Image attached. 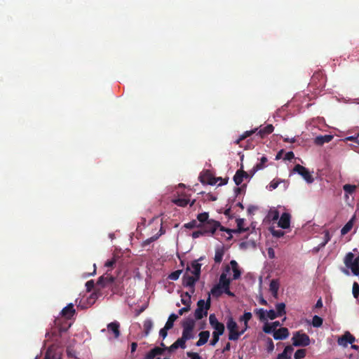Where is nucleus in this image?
<instances>
[{
	"mask_svg": "<svg viewBox=\"0 0 359 359\" xmlns=\"http://www.w3.org/2000/svg\"><path fill=\"white\" fill-rule=\"evenodd\" d=\"M182 273V270H180V269L176 270V271L172 272L168 276V278L172 280H177L179 278V277Z\"/></svg>",
	"mask_w": 359,
	"mask_h": 359,
	"instance_id": "8fccbe9b",
	"label": "nucleus"
},
{
	"mask_svg": "<svg viewBox=\"0 0 359 359\" xmlns=\"http://www.w3.org/2000/svg\"><path fill=\"white\" fill-rule=\"evenodd\" d=\"M198 336L200 339L207 343L210 337V332L207 330L202 331L199 333Z\"/></svg>",
	"mask_w": 359,
	"mask_h": 359,
	"instance_id": "603ef678",
	"label": "nucleus"
},
{
	"mask_svg": "<svg viewBox=\"0 0 359 359\" xmlns=\"http://www.w3.org/2000/svg\"><path fill=\"white\" fill-rule=\"evenodd\" d=\"M273 338L276 340H282L286 339L289 336L288 329L286 327H281L273 332Z\"/></svg>",
	"mask_w": 359,
	"mask_h": 359,
	"instance_id": "6ab92c4d",
	"label": "nucleus"
},
{
	"mask_svg": "<svg viewBox=\"0 0 359 359\" xmlns=\"http://www.w3.org/2000/svg\"><path fill=\"white\" fill-rule=\"evenodd\" d=\"M192 332H193V330H191L183 329L182 336V337L184 339L189 340V339H191L193 337Z\"/></svg>",
	"mask_w": 359,
	"mask_h": 359,
	"instance_id": "5fc2aeb1",
	"label": "nucleus"
},
{
	"mask_svg": "<svg viewBox=\"0 0 359 359\" xmlns=\"http://www.w3.org/2000/svg\"><path fill=\"white\" fill-rule=\"evenodd\" d=\"M267 161H268L267 158L266 156H262L260 158V162L259 163H257L256 165L254 166L252 174L256 172L257 170H262V169L266 167L265 163Z\"/></svg>",
	"mask_w": 359,
	"mask_h": 359,
	"instance_id": "72a5a7b5",
	"label": "nucleus"
},
{
	"mask_svg": "<svg viewBox=\"0 0 359 359\" xmlns=\"http://www.w3.org/2000/svg\"><path fill=\"white\" fill-rule=\"evenodd\" d=\"M172 202L180 207H185L189 203V199L186 198H173Z\"/></svg>",
	"mask_w": 359,
	"mask_h": 359,
	"instance_id": "7c9ffc66",
	"label": "nucleus"
},
{
	"mask_svg": "<svg viewBox=\"0 0 359 359\" xmlns=\"http://www.w3.org/2000/svg\"><path fill=\"white\" fill-rule=\"evenodd\" d=\"M269 290L272 294V296L275 299H278V290H279V283L278 280L273 279L271 280L270 285H269Z\"/></svg>",
	"mask_w": 359,
	"mask_h": 359,
	"instance_id": "5701e85b",
	"label": "nucleus"
},
{
	"mask_svg": "<svg viewBox=\"0 0 359 359\" xmlns=\"http://www.w3.org/2000/svg\"><path fill=\"white\" fill-rule=\"evenodd\" d=\"M169 329H165V326H164V327H163L162 329L160 330L159 331V335L161 337H162L163 339H165L167 335H168V330Z\"/></svg>",
	"mask_w": 359,
	"mask_h": 359,
	"instance_id": "338daca9",
	"label": "nucleus"
},
{
	"mask_svg": "<svg viewBox=\"0 0 359 359\" xmlns=\"http://www.w3.org/2000/svg\"><path fill=\"white\" fill-rule=\"evenodd\" d=\"M45 359H62L61 356L55 353H53L50 348H48L46 355Z\"/></svg>",
	"mask_w": 359,
	"mask_h": 359,
	"instance_id": "37998d69",
	"label": "nucleus"
},
{
	"mask_svg": "<svg viewBox=\"0 0 359 359\" xmlns=\"http://www.w3.org/2000/svg\"><path fill=\"white\" fill-rule=\"evenodd\" d=\"M257 130V128H255V130H248V131H245L243 134H242L236 141H235V144H239L240 142L245 140V138L250 137V135H252V134L255 133L256 131Z\"/></svg>",
	"mask_w": 359,
	"mask_h": 359,
	"instance_id": "f704fd0d",
	"label": "nucleus"
},
{
	"mask_svg": "<svg viewBox=\"0 0 359 359\" xmlns=\"http://www.w3.org/2000/svg\"><path fill=\"white\" fill-rule=\"evenodd\" d=\"M210 292L214 297H219L224 292L222 287H220L219 286L216 285L211 289Z\"/></svg>",
	"mask_w": 359,
	"mask_h": 359,
	"instance_id": "a19ab883",
	"label": "nucleus"
},
{
	"mask_svg": "<svg viewBox=\"0 0 359 359\" xmlns=\"http://www.w3.org/2000/svg\"><path fill=\"white\" fill-rule=\"evenodd\" d=\"M306 356L305 349H299L294 353V359H302Z\"/></svg>",
	"mask_w": 359,
	"mask_h": 359,
	"instance_id": "6e6d98bb",
	"label": "nucleus"
},
{
	"mask_svg": "<svg viewBox=\"0 0 359 359\" xmlns=\"http://www.w3.org/2000/svg\"><path fill=\"white\" fill-rule=\"evenodd\" d=\"M271 234L276 238H280L284 236L285 232L282 230H271Z\"/></svg>",
	"mask_w": 359,
	"mask_h": 359,
	"instance_id": "052dcab7",
	"label": "nucleus"
},
{
	"mask_svg": "<svg viewBox=\"0 0 359 359\" xmlns=\"http://www.w3.org/2000/svg\"><path fill=\"white\" fill-rule=\"evenodd\" d=\"M266 316L268 318H269L270 320H274L276 319L277 317H279L278 315L277 314L276 311H275L273 309H271L268 311H266Z\"/></svg>",
	"mask_w": 359,
	"mask_h": 359,
	"instance_id": "4d7b16f0",
	"label": "nucleus"
},
{
	"mask_svg": "<svg viewBox=\"0 0 359 359\" xmlns=\"http://www.w3.org/2000/svg\"><path fill=\"white\" fill-rule=\"evenodd\" d=\"M116 278L107 272L103 276H100L97 281V285H100L102 287L107 286L115 281Z\"/></svg>",
	"mask_w": 359,
	"mask_h": 359,
	"instance_id": "ddd939ff",
	"label": "nucleus"
},
{
	"mask_svg": "<svg viewBox=\"0 0 359 359\" xmlns=\"http://www.w3.org/2000/svg\"><path fill=\"white\" fill-rule=\"evenodd\" d=\"M219 336L220 335L212 332V339L210 342V345L215 346V344L219 341Z\"/></svg>",
	"mask_w": 359,
	"mask_h": 359,
	"instance_id": "e2e57ef3",
	"label": "nucleus"
},
{
	"mask_svg": "<svg viewBox=\"0 0 359 359\" xmlns=\"http://www.w3.org/2000/svg\"><path fill=\"white\" fill-rule=\"evenodd\" d=\"M352 293L354 298L357 299L359 297V284L354 282L353 284Z\"/></svg>",
	"mask_w": 359,
	"mask_h": 359,
	"instance_id": "864d4df0",
	"label": "nucleus"
},
{
	"mask_svg": "<svg viewBox=\"0 0 359 359\" xmlns=\"http://www.w3.org/2000/svg\"><path fill=\"white\" fill-rule=\"evenodd\" d=\"M352 273L355 276H359V262L355 259L354 264H351L349 267Z\"/></svg>",
	"mask_w": 359,
	"mask_h": 359,
	"instance_id": "de8ad7c7",
	"label": "nucleus"
},
{
	"mask_svg": "<svg viewBox=\"0 0 359 359\" xmlns=\"http://www.w3.org/2000/svg\"><path fill=\"white\" fill-rule=\"evenodd\" d=\"M263 331L265 333L269 334V333H271L272 332H274L275 330L273 329L272 324L266 323L264 324V325L263 326Z\"/></svg>",
	"mask_w": 359,
	"mask_h": 359,
	"instance_id": "13d9d810",
	"label": "nucleus"
},
{
	"mask_svg": "<svg viewBox=\"0 0 359 359\" xmlns=\"http://www.w3.org/2000/svg\"><path fill=\"white\" fill-rule=\"evenodd\" d=\"M231 283V280L227 278V276L226 273H222L220 275L219 283L217 285L220 287H222L225 294H226L229 297H234V294L230 291L229 286Z\"/></svg>",
	"mask_w": 359,
	"mask_h": 359,
	"instance_id": "0eeeda50",
	"label": "nucleus"
},
{
	"mask_svg": "<svg viewBox=\"0 0 359 359\" xmlns=\"http://www.w3.org/2000/svg\"><path fill=\"white\" fill-rule=\"evenodd\" d=\"M237 229H229L225 228L224 226H221V231H226L229 233V237L228 239H231L232 238L231 233H241L243 232L248 231L249 228H244V219L238 218L236 219Z\"/></svg>",
	"mask_w": 359,
	"mask_h": 359,
	"instance_id": "39448f33",
	"label": "nucleus"
},
{
	"mask_svg": "<svg viewBox=\"0 0 359 359\" xmlns=\"http://www.w3.org/2000/svg\"><path fill=\"white\" fill-rule=\"evenodd\" d=\"M186 341L187 340L182 337L179 338L176 341H175L170 346L167 347V350L171 353L175 351L179 347L184 348L186 347Z\"/></svg>",
	"mask_w": 359,
	"mask_h": 359,
	"instance_id": "aec40b11",
	"label": "nucleus"
},
{
	"mask_svg": "<svg viewBox=\"0 0 359 359\" xmlns=\"http://www.w3.org/2000/svg\"><path fill=\"white\" fill-rule=\"evenodd\" d=\"M221 224L219 222L215 221L214 219H210L206 223L203 224V229L205 232V234L210 233L213 235L217 229H221Z\"/></svg>",
	"mask_w": 359,
	"mask_h": 359,
	"instance_id": "1a4fd4ad",
	"label": "nucleus"
},
{
	"mask_svg": "<svg viewBox=\"0 0 359 359\" xmlns=\"http://www.w3.org/2000/svg\"><path fill=\"white\" fill-rule=\"evenodd\" d=\"M116 262V257L114 256L111 259L107 260L105 262L104 266L106 267H113V266L115 264Z\"/></svg>",
	"mask_w": 359,
	"mask_h": 359,
	"instance_id": "0e129e2a",
	"label": "nucleus"
},
{
	"mask_svg": "<svg viewBox=\"0 0 359 359\" xmlns=\"http://www.w3.org/2000/svg\"><path fill=\"white\" fill-rule=\"evenodd\" d=\"M355 259L354 255L352 252H348L344 257V264L346 267H349L351 264H354Z\"/></svg>",
	"mask_w": 359,
	"mask_h": 359,
	"instance_id": "c9c22d12",
	"label": "nucleus"
},
{
	"mask_svg": "<svg viewBox=\"0 0 359 359\" xmlns=\"http://www.w3.org/2000/svg\"><path fill=\"white\" fill-rule=\"evenodd\" d=\"M161 347H155L152 348L147 355L146 359H154L157 355H162L167 350V346L163 342L161 343Z\"/></svg>",
	"mask_w": 359,
	"mask_h": 359,
	"instance_id": "f8f14e48",
	"label": "nucleus"
},
{
	"mask_svg": "<svg viewBox=\"0 0 359 359\" xmlns=\"http://www.w3.org/2000/svg\"><path fill=\"white\" fill-rule=\"evenodd\" d=\"M269 219H271L272 221H276L279 218V212L278 210H271L269 211L268 214Z\"/></svg>",
	"mask_w": 359,
	"mask_h": 359,
	"instance_id": "3c124183",
	"label": "nucleus"
},
{
	"mask_svg": "<svg viewBox=\"0 0 359 359\" xmlns=\"http://www.w3.org/2000/svg\"><path fill=\"white\" fill-rule=\"evenodd\" d=\"M62 320L60 317L56 318L50 330L46 333L47 340L53 341L58 346L61 344L60 339L62 333L67 332L71 326V324H68L67 322L63 323Z\"/></svg>",
	"mask_w": 359,
	"mask_h": 359,
	"instance_id": "f257e3e1",
	"label": "nucleus"
},
{
	"mask_svg": "<svg viewBox=\"0 0 359 359\" xmlns=\"http://www.w3.org/2000/svg\"><path fill=\"white\" fill-rule=\"evenodd\" d=\"M75 313L76 311L74 308V305L70 303L61 311V318L62 319V318H64L65 320H69L74 316Z\"/></svg>",
	"mask_w": 359,
	"mask_h": 359,
	"instance_id": "4468645a",
	"label": "nucleus"
},
{
	"mask_svg": "<svg viewBox=\"0 0 359 359\" xmlns=\"http://www.w3.org/2000/svg\"><path fill=\"white\" fill-rule=\"evenodd\" d=\"M199 278H200L198 276H196L194 275V276H191L187 275L186 273L182 277V285L184 287H189L190 292L194 294L195 292V284L199 280Z\"/></svg>",
	"mask_w": 359,
	"mask_h": 359,
	"instance_id": "6e6552de",
	"label": "nucleus"
},
{
	"mask_svg": "<svg viewBox=\"0 0 359 359\" xmlns=\"http://www.w3.org/2000/svg\"><path fill=\"white\" fill-rule=\"evenodd\" d=\"M226 327L229 330V339L231 341H236L239 339V334L238 332V325L232 317L228 318L226 323Z\"/></svg>",
	"mask_w": 359,
	"mask_h": 359,
	"instance_id": "20e7f679",
	"label": "nucleus"
},
{
	"mask_svg": "<svg viewBox=\"0 0 359 359\" xmlns=\"http://www.w3.org/2000/svg\"><path fill=\"white\" fill-rule=\"evenodd\" d=\"M273 129H274V127L273 126L272 124H268L264 128L260 129L258 131L257 135H258L261 138H264L266 135L272 133L273 131Z\"/></svg>",
	"mask_w": 359,
	"mask_h": 359,
	"instance_id": "393cba45",
	"label": "nucleus"
},
{
	"mask_svg": "<svg viewBox=\"0 0 359 359\" xmlns=\"http://www.w3.org/2000/svg\"><path fill=\"white\" fill-rule=\"evenodd\" d=\"M108 332L114 334V339H118L121 335L120 324L117 321H114L107 325Z\"/></svg>",
	"mask_w": 359,
	"mask_h": 359,
	"instance_id": "dca6fc26",
	"label": "nucleus"
},
{
	"mask_svg": "<svg viewBox=\"0 0 359 359\" xmlns=\"http://www.w3.org/2000/svg\"><path fill=\"white\" fill-rule=\"evenodd\" d=\"M86 289L88 291H90L95 286L94 281L93 280H88L86 283Z\"/></svg>",
	"mask_w": 359,
	"mask_h": 359,
	"instance_id": "774afa93",
	"label": "nucleus"
},
{
	"mask_svg": "<svg viewBox=\"0 0 359 359\" xmlns=\"http://www.w3.org/2000/svg\"><path fill=\"white\" fill-rule=\"evenodd\" d=\"M195 325V321L193 319L188 318L182 323L183 329L193 330Z\"/></svg>",
	"mask_w": 359,
	"mask_h": 359,
	"instance_id": "ea45409f",
	"label": "nucleus"
},
{
	"mask_svg": "<svg viewBox=\"0 0 359 359\" xmlns=\"http://www.w3.org/2000/svg\"><path fill=\"white\" fill-rule=\"evenodd\" d=\"M198 262V260H194L191 262V266L193 269V271H191V273L194 276H198L200 278L201 264H199Z\"/></svg>",
	"mask_w": 359,
	"mask_h": 359,
	"instance_id": "c85d7f7f",
	"label": "nucleus"
},
{
	"mask_svg": "<svg viewBox=\"0 0 359 359\" xmlns=\"http://www.w3.org/2000/svg\"><path fill=\"white\" fill-rule=\"evenodd\" d=\"M255 313L258 316L262 322H266L267 318L266 316V311L264 309H257L255 310Z\"/></svg>",
	"mask_w": 359,
	"mask_h": 359,
	"instance_id": "e433bc0d",
	"label": "nucleus"
},
{
	"mask_svg": "<svg viewBox=\"0 0 359 359\" xmlns=\"http://www.w3.org/2000/svg\"><path fill=\"white\" fill-rule=\"evenodd\" d=\"M323 241L322 243H320V244H318V247L316 248V252H317L320 249L323 248L331 238L329 231L324 230L323 232Z\"/></svg>",
	"mask_w": 359,
	"mask_h": 359,
	"instance_id": "cd10ccee",
	"label": "nucleus"
},
{
	"mask_svg": "<svg viewBox=\"0 0 359 359\" xmlns=\"http://www.w3.org/2000/svg\"><path fill=\"white\" fill-rule=\"evenodd\" d=\"M122 279L116 278L115 281L111 283V291L114 294H119L122 292Z\"/></svg>",
	"mask_w": 359,
	"mask_h": 359,
	"instance_id": "bb28decb",
	"label": "nucleus"
},
{
	"mask_svg": "<svg viewBox=\"0 0 359 359\" xmlns=\"http://www.w3.org/2000/svg\"><path fill=\"white\" fill-rule=\"evenodd\" d=\"M205 235V232L204 231L203 229H201V230H198V231H195L192 233V237L193 238H199L200 236H204Z\"/></svg>",
	"mask_w": 359,
	"mask_h": 359,
	"instance_id": "680f3d73",
	"label": "nucleus"
},
{
	"mask_svg": "<svg viewBox=\"0 0 359 359\" xmlns=\"http://www.w3.org/2000/svg\"><path fill=\"white\" fill-rule=\"evenodd\" d=\"M291 216L288 212H283L278 221V226L282 229H287L290 225Z\"/></svg>",
	"mask_w": 359,
	"mask_h": 359,
	"instance_id": "a211bd4d",
	"label": "nucleus"
},
{
	"mask_svg": "<svg viewBox=\"0 0 359 359\" xmlns=\"http://www.w3.org/2000/svg\"><path fill=\"white\" fill-rule=\"evenodd\" d=\"M355 216L353 215L351 218V219L342 227V229H341V234L342 236L346 235V233H348L351 230V229L353 226V224L355 222Z\"/></svg>",
	"mask_w": 359,
	"mask_h": 359,
	"instance_id": "a878e982",
	"label": "nucleus"
},
{
	"mask_svg": "<svg viewBox=\"0 0 359 359\" xmlns=\"http://www.w3.org/2000/svg\"><path fill=\"white\" fill-rule=\"evenodd\" d=\"M276 313L279 317H280L286 313L285 303L281 302V303L276 304Z\"/></svg>",
	"mask_w": 359,
	"mask_h": 359,
	"instance_id": "58836bf2",
	"label": "nucleus"
},
{
	"mask_svg": "<svg viewBox=\"0 0 359 359\" xmlns=\"http://www.w3.org/2000/svg\"><path fill=\"white\" fill-rule=\"evenodd\" d=\"M252 318V313L250 312H245L244 314L240 318V321H243L245 325V329H248V321Z\"/></svg>",
	"mask_w": 359,
	"mask_h": 359,
	"instance_id": "c03bdc74",
	"label": "nucleus"
},
{
	"mask_svg": "<svg viewBox=\"0 0 359 359\" xmlns=\"http://www.w3.org/2000/svg\"><path fill=\"white\" fill-rule=\"evenodd\" d=\"M230 266L233 272V280H237L240 278L241 276V271L239 269V266L236 260H231L230 262Z\"/></svg>",
	"mask_w": 359,
	"mask_h": 359,
	"instance_id": "4be33fe9",
	"label": "nucleus"
},
{
	"mask_svg": "<svg viewBox=\"0 0 359 359\" xmlns=\"http://www.w3.org/2000/svg\"><path fill=\"white\" fill-rule=\"evenodd\" d=\"M200 182L202 184H207L210 185H215L217 183V180L215 177L212 175L208 171H206L205 173L201 174L199 176Z\"/></svg>",
	"mask_w": 359,
	"mask_h": 359,
	"instance_id": "2eb2a0df",
	"label": "nucleus"
},
{
	"mask_svg": "<svg viewBox=\"0 0 359 359\" xmlns=\"http://www.w3.org/2000/svg\"><path fill=\"white\" fill-rule=\"evenodd\" d=\"M294 351L292 346L288 345L287 346L283 353L278 355L276 359H290L291 358V355Z\"/></svg>",
	"mask_w": 359,
	"mask_h": 359,
	"instance_id": "b1692460",
	"label": "nucleus"
},
{
	"mask_svg": "<svg viewBox=\"0 0 359 359\" xmlns=\"http://www.w3.org/2000/svg\"><path fill=\"white\" fill-rule=\"evenodd\" d=\"M199 225L197 224V222L196 220H192L190 222H188L184 224V227L187 229H194L195 227H198Z\"/></svg>",
	"mask_w": 359,
	"mask_h": 359,
	"instance_id": "bf43d9fd",
	"label": "nucleus"
},
{
	"mask_svg": "<svg viewBox=\"0 0 359 359\" xmlns=\"http://www.w3.org/2000/svg\"><path fill=\"white\" fill-rule=\"evenodd\" d=\"M294 158V154L292 151H288L285 154L283 157V160L285 161H290Z\"/></svg>",
	"mask_w": 359,
	"mask_h": 359,
	"instance_id": "69168bd1",
	"label": "nucleus"
},
{
	"mask_svg": "<svg viewBox=\"0 0 359 359\" xmlns=\"http://www.w3.org/2000/svg\"><path fill=\"white\" fill-rule=\"evenodd\" d=\"M161 233H161L160 234L157 233V234L151 236V238L144 241L143 243H142V247H146L147 245H149L152 242L156 241L159 238V236L161 235Z\"/></svg>",
	"mask_w": 359,
	"mask_h": 359,
	"instance_id": "09e8293b",
	"label": "nucleus"
},
{
	"mask_svg": "<svg viewBox=\"0 0 359 359\" xmlns=\"http://www.w3.org/2000/svg\"><path fill=\"white\" fill-rule=\"evenodd\" d=\"M248 176L249 175H248V172H246L245 171H244L243 170V165H242L241 168L238 170L236 172V174L233 176V181H234L235 184L238 186L243 182L244 178H248Z\"/></svg>",
	"mask_w": 359,
	"mask_h": 359,
	"instance_id": "f3484780",
	"label": "nucleus"
},
{
	"mask_svg": "<svg viewBox=\"0 0 359 359\" xmlns=\"http://www.w3.org/2000/svg\"><path fill=\"white\" fill-rule=\"evenodd\" d=\"M209 322L210 325L214 328L215 331L213 332L215 334L219 335H222L225 330V327L223 323L219 322L216 318L215 314L212 313L209 316Z\"/></svg>",
	"mask_w": 359,
	"mask_h": 359,
	"instance_id": "423d86ee",
	"label": "nucleus"
},
{
	"mask_svg": "<svg viewBox=\"0 0 359 359\" xmlns=\"http://www.w3.org/2000/svg\"><path fill=\"white\" fill-rule=\"evenodd\" d=\"M334 136L332 135H318L316 136V145L322 146L325 143L330 142Z\"/></svg>",
	"mask_w": 359,
	"mask_h": 359,
	"instance_id": "412c9836",
	"label": "nucleus"
},
{
	"mask_svg": "<svg viewBox=\"0 0 359 359\" xmlns=\"http://www.w3.org/2000/svg\"><path fill=\"white\" fill-rule=\"evenodd\" d=\"M355 337L353 336L349 332H346L344 334L339 337L337 343L339 345L346 347L348 344H352L355 341Z\"/></svg>",
	"mask_w": 359,
	"mask_h": 359,
	"instance_id": "9b49d317",
	"label": "nucleus"
},
{
	"mask_svg": "<svg viewBox=\"0 0 359 359\" xmlns=\"http://www.w3.org/2000/svg\"><path fill=\"white\" fill-rule=\"evenodd\" d=\"M292 340L294 346H306L310 343L309 336L300 331L294 333Z\"/></svg>",
	"mask_w": 359,
	"mask_h": 359,
	"instance_id": "7ed1b4c3",
	"label": "nucleus"
},
{
	"mask_svg": "<svg viewBox=\"0 0 359 359\" xmlns=\"http://www.w3.org/2000/svg\"><path fill=\"white\" fill-rule=\"evenodd\" d=\"M208 217H209L208 213L205 212H202V213L198 214V216H197V219L200 222L205 224L208 221H210Z\"/></svg>",
	"mask_w": 359,
	"mask_h": 359,
	"instance_id": "a18cd8bd",
	"label": "nucleus"
},
{
	"mask_svg": "<svg viewBox=\"0 0 359 359\" xmlns=\"http://www.w3.org/2000/svg\"><path fill=\"white\" fill-rule=\"evenodd\" d=\"M224 255V250L222 248H217L215 250V255L214 260L216 263L219 264L222 262L223 256Z\"/></svg>",
	"mask_w": 359,
	"mask_h": 359,
	"instance_id": "2f4dec72",
	"label": "nucleus"
},
{
	"mask_svg": "<svg viewBox=\"0 0 359 359\" xmlns=\"http://www.w3.org/2000/svg\"><path fill=\"white\" fill-rule=\"evenodd\" d=\"M191 292H184L181 295V297H182L181 301L184 305L191 306Z\"/></svg>",
	"mask_w": 359,
	"mask_h": 359,
	"instance_id": "473e14b6",
	"label": "nucleus"
},
{
	"mask_svg": "<svg viewBox=\"0 0 359 359\" xmlns=\"http://www.w3.org/2000/svg\"><path fill=\"white\" fill-rule=\"evenodd\" d=\"M343 189H344V191L346 193L349 194H352L355 191L356 186L355 185L349 184H346L344 185Z\"/></svg>",
	"mask_w": 359,
	"mask_h": 359,
	"instance_id": "49530a36",
	"label": "nucleus"
},
{
	"mask_svg": "<svg viewBox=\"0 0 359 359\" xmlns=\"http://www.w3.org/2000/svg\"><path fill=\"white\" fill-rule=\"evenodd\" d=\"M316 79H318L320 82L319 87L324 85L326 79L325 74L320 69L316 70Z\"/></svg>",
	"mask_w": 359,
	"mask_h": 359,
	"instance_id": "79ce46f5",
	"label": "nucleus"
},
{
	"mask_svg": "<svg viewBox=\"0 0 359 359\" xmlns=\"http://www.w3.org/2000/svg\"><path fill=\"white\" fill-rule=\"evenodd\" d=\"M293 172H297L299 175L303 177V178L308 182L311 183L313 182L312 176L309 170L305 167L297 164L293 168Z\"/></svg>",
	"mask_w": 359,
	"mask_h": 359,
	"instance_id": "9d476101",
	"label": "nucleus"
},
{
	"mask_svg": "<svg viewBox=\"0 0 359 359\" xmlns=\"http://www.w3.org/2000/svg\"><path fill=\"white\" fill-rule=\"evenodd\" d=\"M211 306L210 294L208 295V299L205 302L204 299H200L197 302V309L194 312V317L196 320H201L208 315V311Z\"/></svg>",
	"mask_w": 359,
	"mask_h": 359,
	"instance_id": "f03ea898",
	"label": "nucleus"
},
{
	"mask_svg": "<svg viewBox=\"0 0 359 359\" xmlns=\"http://www.w3.org/2000/svg\"><path fill=\"white\" fill-rule=\"evenodd\" d=\"M154 326L153 321L151 319H147L144 321L143 327H144V336H148L150 331L152 330Z\"/></svg>",
	"mask_w": 359,
	"mask_h": 359,
	"instance_id": "c756f323",
	"label": "nucleus"
},
{
	"mask_svg": "<svg viewBox=\"0 0 359 359\" xmlns=\"http://www.w3.org/2000/svg\"><path fill=\"white\" fill-rule=\"evenodd\" d=\"M177 315L172 313L170 315L165 326V329H171L173 327L174 322L177 319Z\"/></svg>",
	"mask_w": 359,
	"mask_h": 359,
	"instance_id": "4c0bfd02",
	"label": "nucleus"
}]
</instances>
